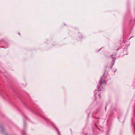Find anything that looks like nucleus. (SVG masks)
I'll use <instances>...</instances> for the list:
<instances>
[{"label": "nucleus", "instance_id": "obj_1", "mask_svg": "<svg viewBox=\"0 0 135 135\" xmlns=\"http://www.w3.org/2000/svg\"><path fill=\"white\" fill-rule=\"evenodd\" d=\"M100 85H102L103 84H104L105 83V81L104 80H103L102 79L100 80Z\"/></svg>", "mask_w": 135, "mask_h": 135}, {"label": "nucleus", "instance_id": "obj_3", "mask_svg": "<svg viewBox=\"0 0 135 135\" xmlns=\"http://www.w3.org/2000/svg\"><path fill=\"white\" fill-rule=\"evenodd\" d=\"M114 62H115V61H114V62H113V63Z\"/></svg>", "mask_w": 135, "mask_h": 135}, {"label": "nucleus", "instance_id": "obj_2", "mask_svg": "<svg viewBox=\"0 0 135 135\" xmlns=\"http://www.w3.org/2000/svg\"><path fill=\"white\" fill-rule=\"evenodd\" d=\"M99 95V98H100V95Z\"/></svg>", "mask_w": 135, "mask_h": 135}]
</instances>
